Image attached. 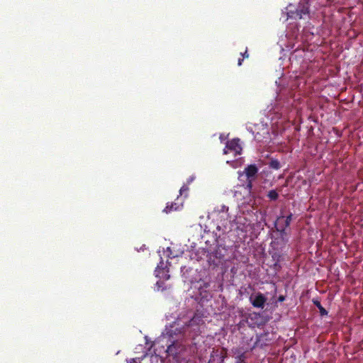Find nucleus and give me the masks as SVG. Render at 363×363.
Instances as JSON below:
<instances>
[{"instance_id":"obj_1","label":"nucleus","mask_w":363,"mask_h":363,"mask_svg":"<svg viewBox=\"0 0 363 363\" xmlns=\"http://www.w3.org/2000/svg\"><path fill=\"white\" fill-rule=\"evenodd\" d=\"M242 147L240 144V140L238 139H233L230 141H228L226 143L225 147L223 150V153H233L234 156H237L238 155H240Z\"/></svg>"},{"instance_id":"obj_2","label":"nucleus","mask_w":363,"mask_h":363,"mask_svg":"<svg viewBox=\"0 0 363 363\" xmlns=\"http://www.w3.org/2000/svg\"><path fill=\"white\" fill-rule=\"evenodd\" d=\"M257 172V167L255 164H250L245 168L243 173H239V176L241 177L245 174L247 180V186L251 188L252 182L255 179Z\"/></svg>"},{"instance_id":"obj_3","label":"nucleus","mask_w":363,"mask_h":363,"mask_svg":"<svg viewBox=\"0 0 363 363\" xmlns=\"http://www.w3.org/2000/svg\"><path fill=\"white\" fill-rule=\"evenodd\" d=\"M267 298L261 293L253 294L250 297L252 305L258 308H263L267 302Z\"/></svg>"},{"instance_id":"obj_4","label":"nucleus","mask_w":363,"mask_h":363,"mask_svg":"<svg viewBox=\"0 0 363 363\" xmlns=\"http://www.w3.org/2000/svg\"><path fill=\"white\" fill-rule=\"evenodd\" d=\"M291 214L287 216H279L275 223L277 230L279 232H284L289 225L291 220Z\"/></svg>"},{"instance_id":"obj_5","label":"nucleus","mask_w":363,"mask_h":363,"mask_svg":"<svg viewBox=\"0 0 363 363\" xmlns=\"http://www.w3.org/2000/svg\"><path fill=\"white\" fill-rule=\"evenodd\" d=\"M228 211V208L225 206H222L220 210L219 211L220 218L223 219V223L217 225V230L218 231L225 232L228 228V223L229 222Z\"/></svg>"},{"instance_id":"obj_6","label":"nucleus","mask_w":363,"mask_h":363,"mask_svg":"<svg viewBox=\"0 0 363 363\" xmlns=\"http://www.w3.org/2000/svg\"><path fill=\"white\" fill-rule=\"evenodd\" d=\"M294 16V13L289 15V17H298V18H303L305 16L308 15V3L300 4L298 8L296 10V12Z\"/></svg>"},{"instance_id":"obj_7","label":"nucleus","mask_w":363,"mask_h":363,"mask_svg":"<svg viewBox=\"0 0 363 363\" xmlns=\"http://www.w3.org/2000/svg\"><path fill=\"white\" fill-rule=\"evenodd\" d=\"M183 200L177 198V202L172 203L170 206L167 205L166 208L164 209V211L166 213L171 212L172 211H177L182 207Z\"/></svg>"},{"instance_id":"obj_8","label":"nucleus","mask_w":363,"mask_h":363,"mask_svg":"<svg viewBox=\"0 0 363 363\" xmlns=\"http://www.w3.org/2000/svg\"><path fill=\"white\" fill-rule=\"evenodd\" d=\"M155 274L156 277L163 279L164 280H167L169 279V275L168 274V271L166 270L165 268H160V266H158L155 270Z\"/></svg>"},{"instance_id":"obj_9","label":"nucleus","mask_w":363,"mask_h":363,"mask_svg":"<svg viewBox=\"0 0 363 363\" xmlns=\"http://www.w3.org/2000/svg\"><path fill=\"white\" fill-rule=\"evenodd\" d=\"M315 304L319 308L321 315H327L328 313H327L326 310L321 306L320 302L316 301V302H315Z\"/></svg>"},{"instance_id":"obj_10","label":"nucleus","mask_w":363,"mask_h":363,"mask_svg":"<svg viewBox=\"0 0 363 363\" xmlns=\"http://www.w3.org/2000/svg\"><path fill=\"white\" fill-rule=\"evenodd\" d=\"M164 254L166 255V256L168 257V258H173V257H176L177 255H174L172 252V250H171V248L170 247H167L166 249V250L164 251Z\"/></svg>"},{"instance_id":"obj_11","label":"nucleus","mask_w":363,"mask_h":363,"mask_svg":"<svg viewBox=\"0 0 363 363\" xmlns=\"http://www.w3.org/2000/svg\"><path fill=\"white\" fill-rule=\"evenodd\" d=\"M268 196L272 200H275L278 198V194L276 191L272 190L269 192Z\"/></svg>"},{"instance_id":"obj_12","label":"nucleus","mask_w":363,"mask_h":363,"mask_svg":"<svg viewBox=\"0 0 363 363\" xmlns=\"http://www.w3.org/2000/svg\"><path fill=\"white\" fill-rule=\"evenodd\" d=\"M270 167L273 169H278L280 168L279 162L277 160H272L270 162Z\"/></svg>"},{"instance_id":"obj_13","label":"nucleus","mask_w":363,"mask_h":363,"mask_svg":"<svg viewBox=\"0 0 363 363\" xmlns=\"http://www.w3.org/2000/svg\"><path fill=\"white\" fill-rule=\"evenodd\" d=\"M175 343H172L167 347V352L169 354H174Z\"/></svg>"},{"instance_id":"obj_14","label":"nucleus","mask_w":363,"mask_h":363,"mask_svg":"<svg viewBox=\"0 0 363 363\" xmlns=\"http://www.w3.org/2000/svg\"><path fill=\"white\" fill-rule=\"evenodd\" d=\"M189 190L188 189V186L186 185H184L181 189H180V195H182L184 192H186L187 191Z\"/></svg>"},{"instance_id":"obj_15","label":"nucleus","mask_w":363,"mask_h":363,"mask_svg":"<svg viewBox=\"0 0 363 363\" xmlns=\"http://www.w3.org/2000/svg\"><path fill=\"white\" fill-rule=\"evenodd\" d=\"M242 60H238V65H242Z\"/></svg>"},{"instance_id":"obj_16","label":"nucleus","mask_w":363,"mask_h":363,"mask_svg":"<svg viewBox=\"0 0 363 363\" xmlns=\"http://www.w3.org/2000/svg\"><path fill=\"white\" fill-rule=\"evenodd\" d=\"M279 301H284V297H282V296H281V297H279Z\"/></svg>"},{"instance_id":"obj_17","label":"nucleus","mask_w":363,"mask_h":363,"mask_svg":"<svg viewBox=\"0 0 363 363\" xmlns=\"http://www.w3.org/2000/svg\"><path fill=\"white\" fill-rule=\"evenodd\" d=\"M245 56L246 57H248V55H247V52H245Z\"/></svg>"},{"instance_id":"obj_18","label":"nucleus","mask_w":363,"mask_h":363,"mask_svg":"<svg viewBox=\"0 0 363 363\" xmlns=\"http://www.w3.org/2000/svg\"><path fill=\"white\" fill-rule=\"evenodd\" d=\"M157 285L158 286L159 288L160 287L159 281L157 282Z\"/></svg>"}]
</instances>
